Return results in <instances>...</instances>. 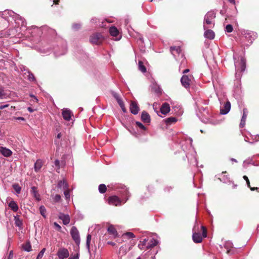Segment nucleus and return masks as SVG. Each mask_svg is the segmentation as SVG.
<instances>
[{"label":"nucleus","instance_id":"nucleus-1","mask_svg":"<svg viewBox=\"0 0 259 259\" xmlns=\"http://www.w3.org/2000/svg\"><path fill=\"white\" fill-rule=\"evenodd\" d=\"M234 60V65L236 69L235 77L237 79H240L241 77V73L243 72L246 67V61L243 57L233 56Z\"/></svg>","mask_w":259,"mask_h":259},{"label":"nucleus","instance_id":"nucleus-2","mask_svg":"<svg viewBox=\"0 0 259 259\" xmlns=\"http://www.w3.org/2000/svg\"><path fill=\"white\" fill-rule=\"evenodd\" d=\"M8 16L12 17L15 21L16 23L18 24V26H23L26 25L25 19L20 16L19 15L14 13L11 10H5L1 13V16L5 19L8 21Z\"/></svg>","mask_w":259,"mask_h":259},{"label":"nucleus","instance_id":"nucleus-3","mask_svg":"<svg viewBox=\"0 0 259 259\" xmlns=\"http://www.w3.org/2000/svg\"><path fill=\"white\" fill-rule=\"evenodd\" d=\"M215 13L213 11L208 12L204 18L203 28L204 30L212 28L214 25Z\"/></svg>","mask_w":259,"mask_h":259},{"label":"nucleus","instance_id":"nucleus-4","mask_svg":"<svg viewBox=\"0 0 259 259\" xmlns=\"http://www.w3.org/2000/svg\"><path fill=\"white\" fill-rule=\"evenodd\" d=\"M196 227V226L195 225L193 229V235H192V239H193V241L195 243H200L202 242L203 237H204V238L206 237L207 231H206V229L205 227H204L203 226H201V228L202 230V235H201L199 232H196V231H195Z\"/></svg>","mask_w":259,"mask_h":259},{"label":"nucleus","instance_id":"nucleus-5","mask_svg":"<svg viewBox=\"0 0 259 259\" xmlns=\"http://www.w3.org/2000/svg\"><path fill=\"white\" fill-rule=\"evenodd\" d=\"M241 34L249 44H251L257 37L256 33L249 30H243Z\"/></svg>","mask_w":259,"mask_h":259},{"label":"nucleus","instance_id":"nucleus-6","mask_svg":"<svg viewBox=\"0 0 259 259\" xmlns=\"http://www.w3.org/2000/svg\"><path fill=\"white\" fill-rule=\"evenodd\" d=\"M103 37L100 33H97L93 34L90 39L91 43L96 45H99L103 40Z\"/></svg>","mask_w":259,"mask_h":259},{"label":"nucleus","instance_id":"nucleus-7","mask_svg":"<svg viewBox=\"0 0 259 259\" xmlns=\"http://www.w3.org/2000/svg\"><path fill=\"white\" fill-rule=\"evenodd\" d=\"M70 234L73 240L77 245L80 243V236L78 230L75 227H72L70 230Z\"/></svg>","mask_w":259,"mask_h":259},{"label":"nucleus","instance_id":"nucleus-8","mask_svg":"<svg viewBox=\"0 0 259 259\" xmlns=\"http://www.w3.org/2000/svg\"><path fill=\"white\" fill-rule=\"evenodd\" d=\"M191 80V76L184 75L181 79V82L183 87L185 88H188L190 87Z\"/></svg>","mask_w":259,"mask_h":259},{"label":"nucleus","instance_id":"nucleus-9","mask_svg":"<svg viewBox=\"0 0 259 259\" xmlns=\"http://www.w3.org/2000/svg\"><path fill=\"white\" fill-rule=\"evenodd\" d=\"M57 255L59 259L67 258L69 255L68 250L65 248H60L57 252Z\"/></svg>","mask_w":259,"mask_h":259},{"label":"nucleus","instance_id":"nucleus-10","mask_svg":"<svg viewBox=\"0 0 259 259\" xmlns=\"http://www.w3.org/2000/svg\"><path fill=\"white\" fill-rule=\"evenodd\" d=\"M62 115L64 119L67 121L70 120L71 117L73 115L72 111L68 108H64L62 109Z\"/></svg>","mask_w":259,"mask_h":259},{"label":"nucleus","instance_id":"nucleus-11","mask_svg":"<svg viewBox=\"0 0 259 259\" xmlns=\"http://www.w3.org/2000/svg\"><path fill=\"white\" fill-rule=\"evenodd\" d=\"M108 202L110 204L117 206L121 204V200L116 196H112L109 198Z\"/></svg>","mask_w":259,"mask_h":259},{"label":"nucleus","instance_id":"nucleus-12","mask_svg":"<svg viewBox=\"0 0 259 259\" xmlns=\"http://www.w3.org/2000/svg\"><path fill=\"white\" fill-rule=\"evenodd\" d=\"M231 103L229 101H227L220 109V113L221 114L225 115L227 114L230 110Z\"/></svg>","mask_w":259,"mask_h":259},{"label":"nucleus","instance_id":"nucleus-13","mask_svg":"<svg viewBox=\"0 0 259 259\" xmlns=\"http://www.w3.org/2000/svg\"><path fill=\"white\" fill-rule=\"evenodd\" d=\"M130 110L132 114L136 115L139 111V108L135 101H132L130 104Z\"/></svg>","mask_w":259,"mask_h":259},{"label":"nucleus","instance_id":"nucleus-14","mask_svg":"<svg viewBox=\"0 0 259 259\" xmlns=\"http://www.w3.org/2000/svg\"><path fill=\"white\" fill-rule=\"evenodd\" d=\"M58 217L59 219L62 221L63 224L65 225H67L70 223V217L68 214L60 213Z\"/></svg>","mask_w":259,"mask_h":259},{"label":"nucleus","instance_id":"nucleus-15","mask_svg":"<svg viewBox=\"0 0 259 259\" xmlns=\"http://www.w3.org/2000/svg\"><path fill=\"white\" fill-rule=\"evenodd\" d=\"M141 119L145 123H149L151 120L149 114L146 111H143L142 112Z\"/></svg>","mask_w":259,"mask_h":259},{"label":"nucleus","instance_id":"nucleus-16","mask_svg":"<svg viewBox=\"0 0 259 259\" xmlns=\"http://www.w3.org/2000/svg\"><path fill=\"white\" fill-rule=\"evenodd\" d=\"M0 153L5 157H9L12 154L11 150L3 147L0 148Z\"/></svg>","mask_w":259,"mask_h":259},{"label":"nucleus","instance_id":"nucleus-17","mask_svg":"<svg viewBox=\"0 0 259 259\" xmlns=\"http://www.w3.org/2000/svg\"><path fill=\"white\" fill-rule=\"evenodd\" d=\"M170 111V107L168 103H164L160 108V112L163 114H166Z\"/></svg>","mask_w":259,"mask_h":259},{"label":"nucleus","instance_id":"nucleus-18","mask_svg":"<svg viewBox=\"0 0 259 259\" xmlns=\"http://www.w3.org/2000/svg\"><path fill=\"white\" fill-rule=\"evenodd\" d=\"M204 36L206 38L212 39L214 38L215 35L212 30L206 29L204 32Z\"/></svg>","mask_w":259,"mask_h":259},{"label":"nucleus","instance_id":"nucleus-19","mask_svg":"<svg viewBox=\"0 0 259 259\" xmlns=\"http://www.w3.org/2000/svg\"><path fill=\"white\" fill-rule=\"evenodd\" d=\"M43 165L42 160L38 159L34 163V171L36 172H38Z\"/></svg>","mask_w":259,"mask_h":259},{"label":"nucleus","instance_id":"nucleus-20","mask_svg":"<svg viewBox=\"0 0 259 259\" xmlns=\"http://www.w3.org/2000/svg\"><path fill=\"white\" fill-rule=\"evenodd\" d=\"M31 193L33 196L36 199V200L39 201L40 200V195L37 191L36 187L33 186L31 187Z\"/></svg>","mask_w":259,"mask_h":259},{"label":"nucleus","instance_id":"nucleus-21","mask_svg":"<svg viewBox=\"0 0 259 259\" xmlns=\"http://www.w3.org/2000/svg\"><path fill=\"white\" fill-rule=\"evenodd\" d=\"M8 206L14 212L17 211L19 209L17 203L13 200L9 203Z\"/></svg>","mask_w":259,"mask_h":259},{"label":"nucleus","instance_id":"nucleus-22","mask_svg":"<svg viewBox=\"0 0 259 259\" xmlns=\"http://www.w3.org/2000/svg\"><path fill=\"white\" fill-rule=\"evenodd\" d=\"M158 243V241L154 238H151L148 242V244L146 246L147 249H150L156 246Z\"/></svg>","mask_w":259,"mask_h":259},{"label":"nucleus","instance_id":"nucleus-23","mask_svg":"<svg viewBox=\"0 0 259 259\" xmlns=\"http://www.w3.org/2000/svg\"><path fill=\"white\" fill-rule=\"evenodd\" d=\"M108 232L109 233L112 235H113L114 237H116L118 235V233L114 228V226L113 225H110L108 228Z\"/></svg>","mask_w":259,"mask_h":259},{"label":"nucleus","instance_id":"nucleus-24","mask_svg":"<svg viewBox=\"0 0 259 259\" xmlns=\"http://www.w3.org/2000/svg\"><path fill=\"white\" fill-rule=\"evenodd\" d=\"M109 32L112 36L116 37L119 35L118 30L114 26H112L110 28Z\"/></svg>","mask_w":259,"mask_h":259},{"label":"nucleus","instance_id":"nucleus-25","mask_svg":"<svg viewBox=\"0 0 259 259\" xmlns=\"http://www.w3.org/2000/svg\"><path fill=\"white\" fill-rule=\"evenodd\" d=\"M246 117H247V111L245 109H243V115H242V118L241 120L240 124V126L241 127H243L244 126L245 124V120H246Z\"/></svg>","mask_w":259,"mask_h":259},{"label":"nucleus","instance_id":"nucleus-26","mask_svg":"<svg viewBox=\"0 0 259 259\" xmlns=\"http://www.w3.org/2000/svg\"><path fill=\"white\" fill-rule=\"evenodd\" d=\"M58 188H62L63 189H66L68 187V184L65 180L60 181L57 184Z\"/></svg>","mask_w":259,"mask_h":259},{"label":"nucleus","instance_id":"nucleus-27","mask_svg":"<svg viewBox=\"0 0 259 259\" xmlns=\"http://www.w3.org/2000/svg\"><path fill=\"white\" fill-rule=\"evenodd\" d=\"M177 119L174 117H170L165 119V122L166 124H171L177 122Z\"/></svg>","mask_w":259,"mask_h":259},{"label":"nucleus","instance_id":"nucleus-28","mask_svg":"<svg viewBox=\"0 0 259 259\" xmlns=\"http://www.w3.org/2000/svg\"><path fill=\"white\" fill-rule=\"evenodd\" d=\"M148 239H144L143 240L140 241V243L138 244L139 248L141 250L144 249V246L146 247L148 244Z\"/></svg>","mask_w":259,"mask_h":259},{"label":"nucleus","instance_id":"nucleus-29","mask_svg":"<svg viewBox=\"0 0 259 259\" xmlns=\"http://www.w3.org/2000/svg\"><path fill=\"white\" fill-rule=\"evenodd\" d=\"M170 50L171 51V54L174 56H175V52H176V53L178 54H180L181 52V49L180 47H171L170 48Z\"/></svg>","mask_w":259,"mask_h":259},{"label":"nucleus","instance_id":"nucleus-30","mask_svg":"<svg viewBox=\"0 0 259 259\" xmlns=\"http://www.w3.org/2000/svg\"><path fill=\"white\" fill-rule=\"evenodd\" d=\"M23 249L29 252L31 250V245L30 242H27L26 243L22 245Z\"/></svg>","mask_w":259,"mask_h":259},{"label":"nucleus","instance_id":"nucleus-31","mask_svg":"<svg viewBox=\"0 0 259 259\" xmlns=\"http://www.w3.org/2000/svg\"><path fill=\"white\" fill-rule=\"evenodd\" d=\"M9 97V94L2 88H0V99H4Z\"/></svg>","mask_w":259,"mask_h":259},{"label":"nucleus","instance_id":"nucleus-32","mask_svg":"<svg viewBox=\"0 0 259 259\" xmlns=\"http://www.w3.org/2000/svg\"><path fill=\"white\" fill-rule=\"evenodd\" d=\"M138 68L139 70L142 72L145 73L146 71V68L143 64V63L141 61H139L138 62Z\"/></svg>","mask_w":259,"mask_h":259},{"label":"nucleus","instance_id":"nucleus-33","mask_svg":"<svg viewBox=\"0 0 259 259\" xmlns=\"http://www.w3.org/2000/svg\"><path fill=\"white\" fill-rule=\"evenodd\" d=\"M15 224L16 226L21 227L22 225V221L19 219L18 216L14 217Z\"/></svg>","mask_w":259,"mask_h":259},{"label":"nucleus","instance_id":"nucleus-34","mask_svg":"<svg viewBox=\"0 0 259 259\" xmlns=\"http://www.w3.org/2000/svg\"><path fill=\"white\" fill-rule=\"evenodd\" d=\"M117 100V102H118V104L119 105L120 107H121L122 110L124 112H126V109L125 108L124 103L122 101V100H121V99L120 98H118L117 100Z\"/></svg>","mask_w":259,"mask_h":259},{"label":"nucleus","instance_id":"nucleus-35","mask_svg":"<svg viewBox=\"0 0 259 259\" xmlns=\"http://www.w3.org/2000/svg\"><path fill=\"white\" fill-rule=\"evenodd\" d=\"M251 139L252 140V141L249 142V144H252L259 141V135H251Z\"/></svg>","mask_w":259,"mask_h":259},{"label":"nucleus","instance_id":"nucleus-36","mask_svg":"<svg viewBox=\"0 0 259 259\" xmlns=\"http://www.w3.org/2000/svg\"><path fill=\"white\" fill-rule=\"evenodd\" d=\"M39 211H40V213L41 214V215L44 218H46V209L45 208V207L43 205H41L40 207H39Z\"/></svg>","mask_w":259,"mask_h":259},{"label":"nucleus","instance_id":"nucleus-37","mask_svg":"<svg viewBox=\"0 0 259 259\" xmlns=\"http://www.w3.org/2000/svg\"><path fill=\"white\" fill-rule=\"evenodd\" d=\"M107 190V188L105 185L100 184L99 186V191L101 193H104Z\"/></svg>","mask_w":259,"mask_h":259},{"label":"nucleus","instance_id":"nucleus-38","mask_svg":"<svg viewBox=\"0 0 259 259\" xmlns=\"http://www.w3.org/2000/svg\"><path fill=\"white\" fill-rule=\"evenodd\" d=\"M13 188L17 193V194H20L21 190V187L18 184H15L13 185Z\"/></svg>","mask_w":259,"mask_h":259},{"label":"nucleus","instance_id":"nucleus-39","mask_svg":"<svg viewBox=\"0 0 259 259\" xmlns=\"http://www.w3.org/2000/svg\"><path fill=\"white\" fill-rule=\"evenodd\" d=\"M64 190V194L65 195V197L66 199V200H69L70 199V191L68 187L66 189H63Z\"/></svg>","mask_w":259,"mask_h":259},{"label":"nucleus","instance_id":"nucleus-40","mask_svg":"<svg viewBox=\"0 0 259 259\" xmlns=\"http://www.w3.org/2000/svg\"><path fill=\"white\" fill-rule=\"evenodd\" d=\"M92 236L90 234H88L87 237L86 245L88 249L90 248V244Z\"/></svg>","mask_w":259,"mask_h":259},{"label":"nucleus","instance_id":"nucleus-41","mask_svg":"<svg viewBox=\"0 0 259 259\" xmlns=\"http://www.w3.org/2000/svg\"><path fill=\"white\" fill-rule=\"evenodd\" d=\"M53 199L55 202H58L61 200V196L59 194H56L53 196Z\"/></svg>","mask_w":259,"mask_h":259},{"label":"nucleus","instance_id":"nucleus-42","mask_svg":"<svg viewBox=\"0 0 259 259\" xmlns=\"http://www.w3.org/2000/svg\"><path fill=\"white\" fill-rule=\"evenodd\" d=\"M225 30L227 32H231L233 31V27L231 24H228L226 25Z\"/></svg>","mask_w":259,"mask_h":259},{"label":"nucleus","instance_id":"nucleus-43","mask_svg":"<svg viewBox=\"0 0 259 259\" xmlns=\"http://www.w3.org/2000/svg\"><path fill=\"white\" fill-rule=\"evenodd\" d=\"M136 124L140 129L142 130H146V128L145 126L140 122L136 121Z\"/></svg>","mask_w":259,"mask_h":259},{"label":"nucleus","instance_id":"nucleus-44","mask_svg":"<svg viewBox=\"0 0 259 259\" xmlns=\"http://www.w3.org/2000/svg\"><path fill=\"white\" fill-rule=\"evenodd\" d=\"M28 78L30 81L35 80L34 76L33 75V74L32 73H31L30 72H28Z\"/></svg>","mask_w":259,"mask_h":259},{"label":"nucleus","instance_id":"nucleus-45","mask_svg":"<svg viewBox=\"0 0 259 259\" xmlns=\"http://www.w3.org/2000/svg\"><path fill=\"white\" fill-rule=\"evenodd\" d=\"M125 236H126L129 238H133L135 237V235L132 232H127L124 234Z\"/></svg>","mask_w":259,"mask_h":259},{"label":"nucleus","instance_id":"nucleus-46","mask_svg":"<svg viewBox=\"0 0 259 259\" xmlns=\"http://www.w3.org/2000/svg\"><path fill=\"white\" fill-rule=\"evenodd\" d=\"M81 27V25L80 24H73L72 25V28L74 30H77L80 28Z\"/></svg>","mask_w":259,"mask_h":259},{"label":"nucleus","instance_id":"nucleus-47","mask_svg":"<svg viewBox=\"0 0 259 259\" xmlns=\"http://www.w3.org/2000/svg\"><path fill=\"white\" fill-rule=\"evenodd\" d=\"M14 257V252L13 250H11L9 252L7 259H13Z\"/></svg>","mask_w":259,"mask_h":259},{"label":"nucleus","instance_id":"nucleus-48","mask_svg":"<svg viewBox=\"0 0 259 259\" xmlns=\"http://www.w3.org/2000/svg\"><path fill=\"white\" fill-rule=\"evenodd\" d=\"M55 165L57 167L58 169L60 168V161L59 160H56L54 162Z\"/></svg>","mask_w":259,"mask_h":259},{"label":"nucleus","instance_id":"nucleus-49","mask_svg":"<svg viewBox=\"0 0 259 259\" xmlns=\"http://www.w3.org/2000/svg\"><path fill=\"white\" fill-rule=\"evenodd\" d=\"M54 225L57 228V229L58 231H60L61 229V226L58 224H57V223L55 222L54 223Z\"/></svg>","mask_w":259,"mask_h":259},{"label":"nucleus","instance_id":"nucleus-50","mask_svg":"<svg viewBox=\"0 0 259 259\" xmlns=\"http://www.w3.org/2000/svg\"><path fill=\"white\" fill-rule=\"evenodd\" d=\"M68 259H79L78 254L77 253L72 256H70Z\"/></svg>","mask_w":259,"mask_h":259},{"label":"nucleus","instance_id":"nucleus-51","mask_svg":"<svg viewBox=\"0 0 259 259\" xmlns=\"http://www.w3.org/2000/svg\"><path fill=\"white\" fill-rule=\"evenodd\" d=\"M246 183H247V185L248 187L250 188L251 190L252 191V190H254L255 189H258L257 188H251V187H250V183H249V180L246 181Z\"/></svg>","mask_w":259,"mask_h":259},{"label":"nucleus","instance_id":"nucleus-52","mask_svg":"<svg viewBox=\"0 0 259 259\" xmlns=\"http://www.w3.org/2000/svg\"><path fill=\"white\" fill-rule=\"evenodd\" d=\"M112 95L116 99V100H117L118 98H120L119 95L115 92L112 93Z\"/></svg>","mask_w":259,"mask_h":259},{"label":"nucleus","instance_id":"nucleus-53","mask_svg":"<svg viewBox=\"0 0 259 259\" xmlns=\"http://www.w3.org/2000/svg\"><path fill=\"white\" fill-rule=\"evenodd\" d=\"M9 107V104H5V105H1L0 106V109H3L5 108H7Z\"/></svg>","mask_w":259,"mask_h":259},{"label":"nucleus","instance_id":"nucleus-54","mask_svg":"<svg viewBox=\"0 0 259 259\" xmlns=\"http://www.w3.org/2000/svg\"><path fill=\"white\" fill-rule=\"evenodd\" d=\"M42 256H43V255L41 254V253H39L37 255L36 259H41Z\"/></svg>","mask_w":259,"mask_h":259},{"label":"nucleus","instance_id":"nucleus-55","mask_svg":"<svg viewBox=\"0 0 259 259\" xmlns=\"http://www.w3.org/2000/svg\"><path fill=\"white\" fill-rule=\"evenodd\" d=\"M97 19L96 18H93L91 19V22L92 23H97Z\"/></svg>","mask_w":259,"mask_h":259},{"label":"nucleus","instance_id":"nucleus-56","mask_svg":"<svg viewBox=\"0 0 259 259\" xmlns=\"http://www.w3.org/2000/svg\"><path fill=\"white\" fill-rule=\"evenodd\" d=\"M16 119L19 120H22V121L25 120V118L23 117H18L16 118Z\"/></svg>","mask_w":259,"mask_h":259},{"label":"nucleus","instance_id":"nucleus-57","mask_svg":"<svg viewBox=\"0 0 259 259\" xmlns=\"http://www.w3.org/2000/svg\"><path fill=\"white\" fill-rule=\"evenodd\" d=\"M149 255H150L149 252L146 253L145 254H144V255L143 256L144 258L146 259L147 257H149Z\"/></svg>","mask_w":259,"mask_h":259},{"label":"nucleus","instance_id":"nucleus-58","mask_svg":"<svg viewBox=\"0 0 259 259\" xmlns=\"http://www.w3.org/2000/svg\"><path fill=\"white\" fill-rule=\"evenodd\" d=\"M45 251H46V248H44L39 253H41V254H42L44 255Z\"/></svg>","mask_w":259,"mask_h":259},{"label":"nucleus","instance_id":"nucleus-59","mask_svg":"<svg viewBox=\"0 0 259 259\" xmlns=\"http://www.w3.org/2000/svg\"><path fill=\"white\" fill-rule=\"evenodd\" d=\"M45 251H46V248H44L39 253H41V254H42L44 255Z\"/></svg>","mask_w":259,"mask_h":259},{"label":"nucleus","instance_id":"nucleus-60","mask_svg":"<svg viewBox=\"0 0 259 259\" xmlns=\"http://www.w3.org/2000/svg\"><path fill=\"white\" fill-rule=\"evenodd\" d=\"M30 96H31V97H32V98H34V99L35 100V101L36 102H37V101H38V99H37V98L35 96L31 95H30Z\"/></svg>","mask_w":259,"mask_h":259},{"label":"nucleus","instance_id":"nucleus-61","mask_svg":"<svg viewBox=\"0 0 259 259\" xmlns=\"http://www.w3.org/2000/svg\"><path fill=\"white\" fill-rule=\"evenodd\" d=\"M188 72H189V69H187L184 70L183 71V74H185V73H188Z\"/></svg>","mask_w":259,"mask_h":259},{"label":"nucleus","instance_id":"nucleus-62","mask_svg":"<svg viewBox=\"0 0 259 259\" xmlns=\"http://www.w3.org/2000/svg\"><path fill=\"white\" fill-rule=\"evenodd\" d=\"M28 110L30 112H32L33 111V110L31 108V107H28Z\"/></svg>","mask_w":259,"mask_h":259},{"label":"nucleus","instance_id":"nucleus-63","mask_svg":"<svg viewBox=\"0 0 259 259\" xmlns=\"http://www.w3.org/2000/svg\"><path fill=\"white\" fill-rule=\"evenodd\" d=\"M243 178L246 181V182L249 180L248 177L246 176H244Z\"/></svg>","mask_w":259,"mask_h":259},{"label":"nucleus","instance_id":"nucleus-64","mask_svg":"<svg viewBox=\"0 0 259 259\" xmlns=\"http://www.w3.org/2000/svg\"><path fill=\"white\" fill-rule=\"evenodd\" d=\"M231 160L232 161H234V162H237V160H236V159H234V158H231Z\"/></svg>","mask_w":259,"mask_h":259}]
</instances>
